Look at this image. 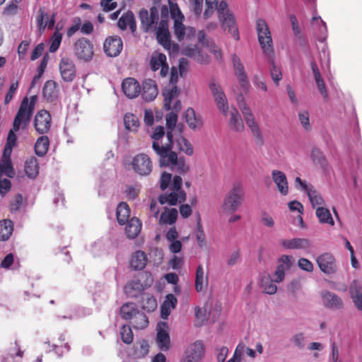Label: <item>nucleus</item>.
I'll return each instance as SVG.
<instances>
[{
  "label": "nucleus",
  "mask_w": 362,
  "mask_h": 362,
  "mask_svg": "<svg viewBox=\"0 0 362 362\" xmlns=\"http://www.w3.org/2000/svg\"><path fill=\"white\" fill-rule=\"evenodd\" d=\"M37 102V95H33L30 100L27 97L23 98L14 118L13 128L9 131L6 140V146L15 147L17 141V136L15 134L21 127L23 129L27 128L33 115L35 105Z\"/></svg>",
  "instance_id": "2"
},
{
  "label": "nucleus",
  "mask_w": 362,
  "mask_h": 362,
  "mask_svg": "<svg viewBox=\"0 0 362 362\" xmlns=\"http://www.w3.org/2000/svg\"><path fill=\"white\" fill-rule=\"evenodd\" d=\"M23 197L21 194H16L11 200L9 204V209L11 212L18 211L22 204Z\"/></svg>",
  "instance_id": "60"
},
{
  "label": "nucleus",
  "mask_w": 362,
  "mask_h": 362,
  "mask_svg": "<svg viewBox=\"0 0 362 362\" xmlns=\"http://www.w3.org/2000/svg\"><path fill=\"white\" fill-rule=\"evenodd\" d=\"M182 179L178 175L174 176L173 183L170 185V193H164L159 196L158 201L160 204H168L175 206L178 202L182 203L186 201L187 194L182 189Z\"/></svg>",
  "instance_id": "5"
},
{
  "label": "nucleus",
  "mask_w": 362,
  "mask_h": 362,
  "mask_svg": "<svg viewBox=\"0 0 362 362\" xmlns=\"http://www.w3.org/2000/svg\"><path fill=\"white\" fill-rule=\"evenodd\" d=\"M117 24L118 27L122 30H125L129 26L132 33L134 34L136 32V23L132 11H129L124 13L119 18Z\"/></svg>",
  "instance_id": "26"
},
{
  "label": "nucleus",
  "mask_w": 362,
  "mask_h": 362,
  "mask_svg": "<svg viewBox=\"0 0 362 362\" xmlns=\"http://www.w3.org/2000/svg\"><path fill=\"white\" fill-rule=\"evenodd\" d=\"M273 282H274V279L272 281L269 279L262 280V286L266 293L271 295L274 294L276 292L277 287Z\"/></svg>",
  "instance_id": "61"
},
{
  "label": "nucleus",
  "mask_w": 362,
  "mask_h": 362,
  "mask_svg": "<svg viewBox=\"0 0 362 362\" xmlns=\"http://www.w3.org/2000/svg\"><path fill=\"white\" fill-rule=\"evenodd\" d=\"M295 264V259L290 255H283L277 260V267L274 274V281L280 283L285 277V272L291 269Z\"/></svg>",
  "instance_id": "12"
},
{
  "label": "nucleus",
  "mask_w": 362,
  "mask_h": 362,
  "mask_svg": "<svg viewBox=\"0 0 362 362\" xmlns=\"http://www.w3.org/2000/svg\"><path fill=\"white\" fill-rule=\"evenodd\" d=\"M125 128L131 132H136L140 123L138 117L132 113H127L124 117Z\"/></svg>",
  "instance_id": "43"
},
{
  "label": "nucleus",
  "mask_w": 362,
  "mask_h": 362,
  "mask_svg": "<svg viewBox=\"0 0 362 362\" xmlns=\"http://www.w3.org/2000/svg\"><path fill=\"white\" fill-rule=\"evenodd\" d=\"M317 263L320 270L327 274H332L337 272V267L334 257L328 252L317 257Z\"/></svg>",
  "instance_id": "17"
},
{
  "label": "nucleus",
  "mask_w": 362,
  "mask_h": 362,
  "mask_svg": "<svg viewBox=\"0 0 362 362\" xmlns=\"http://www.w3.org/2000/svg\"><path fill=\"white\" fill-rule=\"evenodd\" d=\"M150 66L153 71L160 69V75L162 77H165L168 73L169 67L166 62V56L163 53H153L150 60Z\"/></svg>",
  "instance_id": "19"
},
{
  "label": "nucleus",
  "mask_w": 362,
  "mask_h": 362,
  "mask_svg": "<svg viewBox=\"0 0 362 362\" xmlns=\"http://www.w3.org/2000/svg\"><path fill=\"white\" fill-rule=\"evenodd\" d=\"M281 245L286 249H308L311 243L308 238H293L291 240L284 239L281 240Z\"/></svg>",
  "instance_id": "28"
},
{
  "label": "nucleus",
  "mask_w": 362,
  "mask_h": 362,
  "mask_svg": "<svg viewBox=\"0 0 362 362\" xmlns=\"http://www.w3.org/2000/svg\"><path fill=\"white\" fill-rule=\"evenodd\" d=\"M123 49V42L120 37L114 35L107 37L103 43L105 53L109 57L118 56Z\"/></svg>",
  "instance_id": "15"
},
{
  "label": "nucleus",
  "mask_w": 362,
  "mask_h": 362,
  "mask_svg": "<svg viewBox=\"0 0 362 362\" xmlns=\"http://www.w3.org/2000/svg\"><path fill=\"white\" fill-rule=\"evenodd\" d=\"M299 120L305 129L308 130L310 129L309 114L307 111L300 112L298 113Z\"/></svg>",
  "instance_id": "63"
},
{
  "label": "nucleus",
  "mask_w": 362,
  "mask_h": 362,
  "mask_svg": "<svg viewBox=\"0 0 362 362\" xmlns=\"http://www.w3.org/2000/svg\"><path fill=\"white\" fill-rule=\"evenodd\" d=\"M139 17L143 31L145 33L152 32L156 29L159 24L158 7L153 6L149 11L143 8L139 11Z\"/></svg>",
  "instance_id": "7"
},
{
  "label": "nucleus",
  "mask_w": 362,
  "mask_h": 362,
  "mask_svg": "<svg viewBox=\"0 0 362 362\" xmlns=\"http://www.w3.org/2000/svg\"><path fill=\"white\" fill-rule=\"evenodd\" d=\"M204 344L201 341L192 344L185 352V357L181 362H199L204 356Z\"/></svg>",
  "instance_id": "18"
},
{
  "label": "nucleus",
  "mask_w": 362,
  "mask_h": 362,
  "mask_svg": "<svg viewBox=\"0 0 362 362\" xmlns=\"http://www.w3.org/2000/svg\"><path fill=\"white\" fill-rule=\"evenodd\" d=\"M58 84L54 80L45 82L42 88L43 97L49 102L54 101L59 96Z\"/></svg>",
  "instance_id": "27"
},
{
  "label": "nucleus",
  "mask_w": 362,
  "mask_h": 362,
  "mask_svg": "<svg viewBox=\"0 0 362 362\" xmlns=\"http://www.w3.org/2000/svg\"><path fill=\"white\" fill-rule=\"evenodd\" d=\"M310 66H311V69L313 71L315 81L317 86L318 90L320 92V93L324 96V98H326L327 97V92L325 83L324 82V80H323L321 74H320V72L317 67V65L315 61H312L310 62Z\"/></svg>",
  "instance_id": "31"
},
{
  "label": "nucleus",
  "mask_w": 362,
  "mask_h": 362,
  "mask_svg": "<svg viewBox=\"0 0 362 362\" xmlns=\"http://www.w3.org/2000/svg\"><path fill=\"white\" fill-rule=\"evenodd\" d=\"M218 0H205L206 9L204 12L205 19L209 18L214 12V9L218 6Z\"/></svg>",
  "instance_id": "55"
},
{
  "label": "nucleus",
  "mask_w": 362,
  "mask_h": 362,
  "mask_svg": "<svg viewBox=\"0 0 362 362\" xmlns=\"http://www.w3.org/2000/svg\"><path fill=\"white\" fill-rule=\"evenodd\" d=\"M59 70L62 80L66 83L74 81L77 69L74 60L69 57H62L59 63Z\"/></svg>",
  "instance_id": "10"
},
{
  "label": "nucleus",
  "mask_w": 362,
  "mask_h": 362,
  "mask_svg": "<svg viewBox=\"0 0 362 362\" xmlns=\"http://www.w3.org/2000/svg\"><path fill=\"white\" fill-rule=\"evenodd\" d=\"M315 214L320 223H326L332 226L334 225V221L328 209L322 206H319L316 209Z\"/></svg>",
  "instance_id": "38"
},
{
  "label": "nucleus",
  "mask_w": 362,
  "mask_h": 362,
  "mask_svg": "<svg viewBox=\"0 0 362 362\" xmlns=\"http://www.w3.org/2000/svg\"><path fill=\"white\" fill-rule=\"evenodd\" d=\"M208 284V276H204V272L202 265H199L197 268L195 276V289L197 292L203 290L204 286Z\"/></svg>",
  "instance_id": "41"
},
{
  "label": "nucleus",
  "mask_w": 362,
  "mask_h": 362,
  "mask_svg": "<svg viewBox=\"0 0 362 362\" xmlns=\"http://www.w3.org/2000/svg\"><path fill=\"white\" fill-rule=\"evenodd\" d=\"M133 327L136 329H143L148 327V320L146 315L139 310L132 319Z\"/></svg>",
  "instance_id": "44"
},
{
  "label": "nucleus",
  "mask_w": 362,
  "mask_h": 362,
  "mask_svg": "<svg viewBox=\"0 0 362 362\" xmlns=\"http://www.w3.org/2000/svg\"><path fill=\"white\" fill-rule=\"evenodd\" d=\"M117 219L120 225H124L129 221L130 209L126 202H121L119 204L116 211Z\"/></svg>",
  "instance_id": "34"
},
{
  "label": "nucleus",
  "mask_w": 362,
  "mask_h": 362,
  "mask_svg": "<svg viewBox=\"0 0 362 362\" xmlns=\"http://www.w3.org/2000/svg\"><path fill=\"white\" fill-rule=\"evenodd\" d=\"M323 305L332 310H339L343 308V301L339 296L330 291H323L321 293Z\"/></svg>",
  "instance_id": "22"
},
{
  "label": "nucleus",
  "mask_w": 362,
  "mask_h": 362,
  "mask_svg": "<svg viewBox=\"0 0 362 362\" xmlns=\"http://www.w3.org/2000/svg\"><path fill=\"white\" fill-rule=\"evenodd\" d=\"M272 177L278 191L282 195H287L288 193V183L286 174L282 171L274 170L272 171Z\"/></svg>",
  "instance_id": "23"
},
{
  "label": "nucleus",
  "mask_w": 362,
  "mask_h": 362,
  "mask_svg": "<svg viewBox=\"0 0 362 362\" xmlns=\"http://www.w3.org/2000/svg\"><path fill=\"white\" fill-rule=\"evenodd\" d=\"M122 89L124 94L129 98H136L141 93V86L137 80L129 77L123 80Z\"/></svg>",
  "instance_id": "20"
},
{
  "label": "nucleus",
  "mask_w": 362,
  "mask_h": 362,
  "mask_svg": "<svg viewBox=\"0 0 362 362\" xmlns=\"http://www.w3.org/2000/svg\"><path fill=\"white\" fill-rule=\"evenodd\" d=\"M24 170L28 177L32 179L35 178L39 174V163L37 159L34 156L28 158L25 163Z\"/></svg>",
  "instance_id": "32"
},
{
  "label": "nucleus",
  "mask_w": 362,
  "mask_h": 362,
  "mask_svg": "<svg viewBox=\"0 0 362 362\" xmlns=\"http://www.w3.org/2000/svg\"><path fill=\"white\" fill-rule=\"evenodd\" d=\"M244 191L240 182L234 183L223 199L222 209L228 214L236 211L244 200Z\"/></svg>",
  "instance_id": "6"
},
{
  "label": "nucleus",
  "mask_w": 362,
  "mask_h": 362,
  "mask_svg": "<svg viewBox=\"0 0 362 362\" xmlns=\"http://www.w3.org/2000/svg\"><path fill=\"white\" fill-rule=\"evenodd\" d=\"M62 40V34L59 32L58 29L54 31L50 40V45L49 50L50 52H55L59 47Z\"/></svg>",
  "instance_id": "48"
},
{
  "label": "nucleus",
  "mask_w": 362,
  "mask_h": 362,
  "mask_svg": "<svg viewBox=\"0 0 362 362\" xmlns=\"http://www.w3.org/2000/svg\"><path fill=\"white\" fill-rule=\"evenodd\" d=\"M232 59L235 74L238 77L240 86L244 88H247L249 85L247 76L245 74V68L240 59L235 54H233Z\"/></svg>",
  "instance_id": "24"
},
{
  "label": "nucleus",
  "mask_w": 362,
  "mask_h": 362,
  "mask_svg": "<svg viewBox=\"0 0 362 362\" xmlns=\"http://www.w3.org/2000/svg\"><path fill=\"white\" fill-rule=\"evenodd\" d=\"M156 343L161 351H168L170 348V339L169 327L167 322H160L157 325Z\"/></svg>",
  "instance_id": "16"
},
{
  "label": "nucleus",
  "mask_w": 362,
  "mask_h": 362,
  "mask_svg": "<svg viewBox=\"0 0 362 362\" xmlns=\"http://www.w3.org/2000/svg\"><path fill=\"white\" fill-rule=\"evenodd\" d=\"M132 166L134 171L141 176L149 175L153 168L151 158L145 153L135 156L132 159Z\"/></svg>",
  "instance_id": "11"
},
{
  "label": "nucleus",
  "mask_w": 362,
  "mask_h": 362,
  "mask_svg": "<svg viewBox=\"0 0 362 362\" xmlns=\"http://www.w3.org/2000/svg\"><path fill=\"white\" fill-rule=\"evenodd\" d=\"M48 20V14L45 13L43 9L40 10V14L37 18V24L39 30L43 32L47 27V21Z\"/></svg>",
  "instance_id": "59"
},
{
  "label": "nucleus",
  "mask_w": 362,
  "mask_h": 362,
  "mask_svg": "<svg viewBox=\"0 0 362 362\" xmlns=\"http://www.w3.org/2000/svg\"><path fill=\"white\" fill-rule=\"evenodd\" d=\"M229 127L235 132H243L244 130L243 121L235 108H233L230 112Z\"/></svg>",
  "instance_id": "33"
},
{
  "label": "nucleus",
  "mask_w": 362,
  "mask_h": 362,
  "mask_svg": "<svg viewBox=\"0 0 362 362\" xmlns=\"http://www.w3.org/2000/svg\"><path fill=\"white\" fill-rule=\"evenodd\" d=\"M139 311L136 305L134 303H124L120 308V315L126 320H129Z\"/></svg>",
  "instance_id": "40"
},
{
  "label": "nucleus",
  "mask_w": 362,
  "mask_h": 362,
  "mask_svg": "<svg viewBox=\"0 0 362 362\" xmlns=\"http://www.w3.org/2000/svg\"><path fill=\"white\" fill-rule=\"evenodd\" d=\"M209 88L218 109L221 111L225 116H226L228 111V100L222 90V88L219 84L215 82H211L209 84Z\"/></svg>",
  "instance_id": "14"
},
{
  "label": "nucleus",
  "mask_w": 362,
  "mask_h": 362,
  "mask_svg": "<svg viewBox=\"0 0 362 362\" xmlns=\"http://www.w3.org/2000/svg\"><path fill=\"white\" fill-rule=\"evenodd\" d=\"M100 6L105 12H109L115 9L117 4L114 0H101Z\"/></svg>",
  "instance_id": "62"
},
{
  "label": "nucleus",
  "mask_w": 362,
  "mask_h": 362,
  "mask_svg": "<svg viewBox=\"0 0 362 362\" xmlns=\"http://www.w3.org/2000/svg\"><path fill=\"white\" fill-rule=\"evenodd\" d=\"M196 238L198 243V245L200 247H204L206 246V238L205 234L203 230V227L201 223V218H198L197 226L196 228Z\"/></svg>",
  "instance_id": "51"
},
{
  "label": "nucleus",
  "mask_w": 362,
  "mask_h": 362,
  "mask_svg": "<svg viewBox=\"0 0 362 362\" xmlns=\"http://www.w3.org/2000/svg\"><path fill=\"white\" fill-rule=\"evenodd\" d=\"M169 11L166 6H163L160 9V21L158 26L155 29L158 42L166 50L177 52L179 49L177 44L171 42L170 33L168 28Z\"/></svg>",
  "instance_id": "4"
},
{
  "label": "nucleus",
  "mask_w": 362,
  "mask_h": 362,
  "mask_svg": "<svg viewBox=\"0 0 362 362\" xmlns=\"http://www.w3.org/2000/svg\"><path fill=\"white\" fill-rule=\"evenodd\" d=\"M141 222L138 218H131L125 227V233L129 239H134L141 232Z\"/></svg>",
  "instance_id": "29"
},
{
  "label": "nucleus",
  "mask_w": 362,
  "mask_h": 362,
  "mask_svg": "<svg viewBox=\"0 0 362 362\" xmlns=\"http://www.w3.org/2000/svg\"><path fill=\"white\" fill-rule=\"evenodd\" d=\"M73 25H71L66 30V36L68 37H72L78 30H80L81 26V20L79 17H76L72 19Z\"/></svg>",
  "instance_id": "56"
},
{
  "label": "nucleus",
  "mask_w": 362,
  "mask_h": 362,
  "mask_svg": "<svg viewBox=\"0 0 362 362\" xmlns=\"http://www.w3.org/2000/svg\"><path fill=\"white\" fill-rule=\"evenodd\" d=\"M177 146L180 151L184 152L187 156L193 154L192 146L185 137L180 136L177 139Z\"/></svg>",
  "instance_id": "46"
},
{
  "label": "nucleus",
  "mask_w": 362,
  "mask_h": 362,
  "mask_svg": "<svg viewBox=\"0 0 362 362\" xmlns=\"http://www.w3.org/2000/svg\"><path fill=\"white\" fill-rule=\"evenodd\" d=\"M311 23L313 27L316 26V23H320V27H318L315 30L317 31L320 35V40L325 38V35L327 34V25L326 23L321 19L320 16H313L312 18Z\"/></svg>",
  "instance_id": "49"
},
{
  "label": "nucleus",
  "mask_w": 362,
  "mask_h": 362,
  "mask_svg": "<svg viewBox=\"0 0 362 362\" xmlns=\"http://www.w3.org/2000/svg\"><path fill=\"white\" fill-rule=\"evenodd\" d=\"M51 124L52 117L49 111L41 110L36 113L33 121V126L37 134H47L50 129Z\"/></svg>",
  "instance_id": "13"
},
{
  "label": "nucleus",
  "mask_w": 362,
  "mask_h": 362,
  "mask_svg": "<svg viewBox=\"0 0 362 362\" xmlns=\"http://www.w3.org/2000/svg\"><path fill=\"white\" fill-rule=\"evenodd\" d=\"M182 21L180 18L175 19L173 25L174 34L179 41L182 40L185 36V26L182 23Z\"/></svg>",
  "instance_id": "47"
},
{
  "label": "nucleus",
  "mask_w": 362,
  "mask_h": 362,
  "mask_svg": "<svg viewBox=\"0 0 362 362\" xmlns=\"http://www.w3.org/2000/svg\"><path fill=\"white\" fill-rule=\"evenodd\" d=\"M13 230V222L10 220L0 221V240H7L12 234Z\"/></svg>",
  "instance_id": "42"
},
{
  "label": "nucleus",
  "mask_w": 362,
  "mask_h": 362,
  "mask_svg": "<svg viewBox=\"0 0 362 362\" xmlns=\"http://www.w3.org/2000/svg\"><path fill=\"white\" fill-rule=\"evenodd\" d=\"M306 192L313 206L323 204L324 200L322 197L316 190L313 189V187H310Z\"/></svg>",
  "instance_id": "52"
},
{
  "label": "nucleus",
  "mask_w": 362,
  "mask_h": 362,
  "mask_svg": "<svg viewBox=\"0 0 362 362\" xmlns=\"http://www.w3.org/2000/svg\"><path fill=\"white\" fill-rule=\"evenodd\" d=\"M172 180V175L169 173L163 172L160 177L159 183L160 189L164 191L170 185Z\"/></svg>",
  "instance_id": "58"
},
{
  "label": "nucleus",
  "mask_w": 362,
  "mask_h": 362,
  "mask_svg": "<svg viewBox=\"0 0 362 362\" xmlns=\"http://www.w3.org/2000/svg\"><path fill=\"white\" fill-rule=\"evenodd\" d=\"M147 262V257L144 252L138 250L134 253L130 260V266L134 270L143 269Z\"/></svg>",
  "instance_id": "30"
},
{
  "label": "nucleus",
  "mask_w": 362,
  "mask_h": 362,
  "mask_svg": "<svg viewBox=\"0 0 362 362\" xmlns=\"http://www.w3.org/2000/svg\"><path fill=\"white\" fill-rule=\"evenodd\" d=\"M244 119L252 132V136L257 145L262 146L263 144V137L259 127L255 121L254 115L252 113L249 107L245 103L241 107Z\"/></svg>",
  "instance_id": "9"
},
{
  "label": "nucleus",
  "mask_w": 362,
  "mask_h": 362,
  "mask_svg": "<svg viewBox=\"0 0 362 362\" xmlns=\"http://www.w3.org/2000/svg\"><path fill=\"white\" fill-rule=\"evenodd\" d=\"M49 146V139L47 136L42 134L35 144V153L40 157L44 156L48 151Z\"/></svg>",
  "instance_id": "35"
},
{
  "label": "nucleus",
  "mask_w": 362,
  "mask_h": 362,
  "mask_svg": "<svg viewBox=\"0 0 362 362\" xmlns=\"http://www.w3.org/2000/svg\"><path fill=\"white\" fill-rule=\"evenodd\" d=\"M165 135V129L163 126L156 127L153 135V139L152 148L159 156L160 166L170 167L176 169L178 173H185L188 171L189 168L185 164L183 158L178 159L175 152L172 151L173 135L171 131H167L166 136L168 141L163 144L160 140Z\"/></svg>",
  "instance_id": "1"
},
{
  "label": "nucleus",
  "mask_w": 362,
  "mask_h": 362,
  "mask_svg": "<svg viewBox=\"0 0 362 362\" xmlns=\"http://www.w3.org/2000/svg\"><path fill=\"white\" fill-rule=\"evenodd\" d=\"M143 99L146 102L153 101L158 95V90L155 81L147 79L143 83L142 91L141 90Z\"/></svg>",
  "instance_id": "25"
},
{
  "label": "nucleus",
  "mask_w": 362,
  "mask_h": 362,
  "mask_svg": "<svg viewBox=\"0 0 362 362\" xmlns=\"http://www.w3.org/2000/svg\"><path fill=\"white\" fill-rule=\"evenodd\" d=\"M311 158L315 163L320 165L322 168L327 167L328 164L326 158L319 148H313L312 149Z\"/></svg>",
  "instance_id": "45"
},
{
  "label": "nucleus",
  "mask_w": 362,
  "mask_h": 362,
  "mask_svg": "<svg viewBox=\"0 0 362 362\" xmlns=\"http://www.w3.org/2000/svg\"><path fill=\"white\" fill-rule=\"evenodd\" d=\"M180 93V90L175 85L170 88H165L163 93L164 96V107L166 110H171V103L173 100L176 98Z\"/></svg>",
  "instance_id": "36"
},
{
  "label": "nucleus",
  "mask_w": 362,
  "mask_h": 362,
  "mask_svg": "<svg viewBox=\"0 0 362 362\" xmlns=\"http://www.w3.org/2000/svg\"><path fill=\"white\" fill-rule=\"evenodd\" d=\"M221 23V26L224 30H228L231 33L233 37L236 40H239V33L236 26V22L234 16L230 13L226 11L225 15L220 16L218 18Z\"/></svg>",
  "instance_id": "21"
},
{
  "label": "nucleus",
  "mask_w": 362,
  "mask_h": 362,
  "mask_svg": "<svg viewBox=\"0 0 362 362\" xmlns=\"http://www.w3.org/2000/svg\"><path fill=\"white\" fill-rule=\"evenodd\" d=\"M73 49L76 58L84 62L90 61L94 54L93 45L86 37L78 38L73 44Z\"/></svg>",
  "instance_id": "8"
},
{
  "label": "nucleus",
  "mask_w": 362,
  "mask_h": 362,
  "mask_svg": "<svg viewBox=\"0 0 362 362\" xmlns=\"http://www.w3.org/2000/svg\"><path fill=\"white\" fill-rule=\"evenodd\" d=\"M178 212L176 209H165L160 214L159 222L160 224H174L177 218Z\"/></svg>",
  "instance_id": "37"
},
{
  "label": "nucleus",
  "mask_w": 362,
  "mask_h": 362,
  "mask_svg": "<svg viewBox=\"0 0 362 362\" xmlns=\"http://www.w3.org/2000/svg\"><path fill=\"white\" fill-rule=\"evenodd\" d=\"M120 335L124 344H129L134 339V334L129 325H123L120 330Z\"/></svg>",
  "instance_id": "50"
},
{
  "label": "nucleus",
  "mask_w": 362,
  "mask_h": 362,
  "mask_svg": "<svg viewBox=\"0 0 362 362\" xmlns=\"http://www.w3.org/2000/svg\"><path fill=\"white\" fill-rule=\"evenodd\" d=\"M19 6L14 3L8 4L3 10L2 15L6 17H11L16 15L19 11Z\"/></svg>",
  "instance_id": "57"
},
{
  "label": "nucleus",
  "mask_w": 362,
  "mask_h": 362,
  "mask_svg": "<svg viewBox=\"0 0 362 362\" xmlns=\"http://www.w3.org/2000/svg\"><path fill=\"white\" fill-rule=\"evenodd\" d=\"M166 127L168 131H171L175 129L177 122V114L174 112H170L165 116Z\"/></svg>",
  "instance_id": "54"
},
{
  "label": "nucleus",
  "mask_w": 362,
  "mask_h": 362,
  "mask_svg": "<svg viewBox=\"0 0 362 362\" xmlns=\"http://www.w3.org/2000/svg\"><path fill=\"white\" fill-rule=\"evenodd\" d=\"M157 308V300L153 296H148L142 300V308L147 312H153Z\"/></svg>",
  "instance_id": "53"
},
{
  "label": "nucleus",
  "mask_w": 362,
  "mask_h": 362,
  "mask_svg": "<svg viewBox=\"0 0 362 362\" xmlns=\"http://www.w3.org/2000/svg\"><path fill=\"white\" fill-rule=\"evenodd\" d=\"M125 192L128 199H134L136 197H137L139 194V188L138 186L136 185L127 186Z\"/></svg>",
  "instance_id": "64"
},
{
  "label": "nucleus",
  "mask_w": 362,
  "mask_h": 362,
  "mask_svg": "<svg viewBox=\"0 0 362 362\" xmlns=\"http://www.w3.org/2000/svg\"><path fill=\"white\" fill-rule=\"evenodd\" d=\"M185 117L187 123L191 129H196L202 127V122L200 119L197 117L195 112L192 108H187Z\"/></svg>",
  "instance_id": "39"
},
{
  "label": "nucleus",
  "mask_w": 362,
  "mask_h": 362,
  "mask_svg": "<svg viewBox=\"0 0 362 362\" xmlns=\"http://www.w3.org/2000/svg\"><path fill=\"white\" fill-rule=\"evenodd\" d=\"M256 28L258 35V41L263 50L270 59H272L271 77L276 86L282 78L281 69L274 64L273 60L274 49L273 42L269 26L264 19L258 18L256 21Z\"/></svg>",
  "instance_id": "3"
}]
</instances>
